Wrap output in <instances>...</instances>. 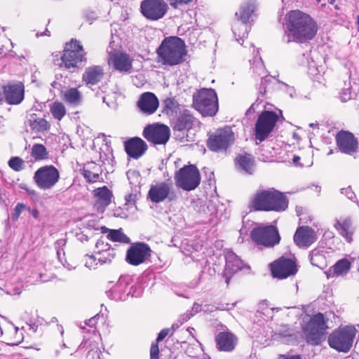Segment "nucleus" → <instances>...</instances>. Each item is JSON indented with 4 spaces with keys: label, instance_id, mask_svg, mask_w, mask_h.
<instances>
[{
    "label": "nucleus",
    "instance_id": "f257e3e1",
    "mask_svg": "<svg viewBox=\"0 0 359 359\" xmlns=\"http://www.w3.org/2000/svg\"><path fill=\"white\" fill-rule=\"evenodd\" d=\"M285 25L288 38L299 43H306L317 35L318 26L316 21L309 14L300 10H292L285 16Z\"/></svg>",
    "mask_w": 359,
    "mask_h": 359
},
{
    "label": "nucleus",
    "instance_id": "f03ea898",
    "mask_svg": "<svg viewBox=\"0 0 359 359\" xmlns=\"http://www.w3.org/2000/svg\"><path fill=\"white\" fill-rule=\"evenodd\" d=\"M156 62L162 66L174 67L186 60L187 49L185 42L178 36L165 37L156 49Z\"/></svg>",
    "mask_w": 359,
    "mask_h": 359
},
{
    "label": "nucleus",
    "instance_id": "7ed1b4c3",
    "mask_svg": "<svg viewBox=\"0 0 359 359\" xmlns=\"http://www.w3.org/2000/svg\"><path fill=\"white\" fill-rule=\"evenodd\" d=\"M289 200L284 193L274 189L257 191L249 203L253 211L283 212L288 208Z\"/></svg>",
    "mask_w": 359,
    "mask_h": 359
},
{
    "label": "nucleus",
    "instance_id": "20e7f679",
    "mask_svg": "<svg viewBox=\"0 0 359 359\" xmlns=\"http://www.w3.org/2000/svg\"><path fill=\"white\" fill-rule=\"evenodd\" d=\"M327 320L322 313L312 316L302 327L305 341L311 346H318L326 339Z\"/></svg>",
    "mask_w": 359,
    "mask_h": 359
},
{
    "label": "nucleus",
    "instance_id": "39448f33",
    "mask_svg": "<svg viewBox=\"0 0 359 359\" xmlns=\"http://www.w3.org/2000/svg\"><path fill=\"white\" fill-rule=\"evenodd\" d=\"M194 108L203 116H213L218 111L217 95L212 88H202L193 95Z\"/></svg>",
    "mask_w": 359,
    "mask_h": 359
},
{
    "label": "nucleus",
    "instance_id": "423d86ee",
    "mask_svg": "<svg viewBox=\"0 0 359 359\" xmlns=\"http://www.w3.org/2000/svg\"><path fill=\"white\" fill-rule=\"evenodd\" d=\"M87 53L85 51L81 41L76 39H71L66 42L61 55V66L67 69H76L79 64L86 62Z\"/></svg>",
    "mask_w": 359,
    "mask_h": 359
},
{
    "label": "nucleus",
    "instance_id": "0eeeda50",
    "mask_svg": "<svg viewBox=\"0 0 359 359\" xmlns=\"http://www.w3.org/2000/svg\"><path fill=\"white\" fill-rule=\"evenodd\" d=\"M250 237L256 245L264 248H273L278 245L281 240L278 229L272 224L256 226L251 230Z\"/></svg>",
    "mask_w": 359,
    "mask_h": 359
},
{
    "label": "nucleus",
    "instance_id": "6e6552de",
    "mask_svg": "<svg viewBox=\"0 0 359 359\" xmlns=\"http://www.w3.org/2000/svg\"><path fill=\"white\" fill-rule=\"evenodd\" d=\"M355 335L353 326L339 327L328 337L329 346L339 352L347 353L350 351Z\"/></svg>",
    "mask_w": 359,
    "mask_h": 359
},
{
    "label": "nucleus",
    "instance_id": "1a4fd4ad",
    "mask_svg": "<svg viewBox=\"0 0 359 359\" xmlns=\"http://www.w3.org/2000/svg\"><path fill=\"white\" fill-rule=\"evenodd\" d=\"M177 187L190 191L196 189L201 183V174L195 165H184L177 170L174 175Z\"/></svg>",
    "mask_w": 359,
    "mask_h": 359
},
{
    "label": "nucleus",
    "instance_id": "9d476101",
    "mask_svg": "<svg viewBox=\"0 0 359 359\" xmlns=\"http://www.w3.org/2000/svg\"><path fill=\"white\" fill-rule=\"evenodd\" d=\"M279 120V115L273 111L264 110L258 116L255 126V139L262 142L273 130Z\"/></svg>",
    "mask_w": 359,
    "mask_h": 359
},
{
    "label": "nucleus",
    "instance_id": "9b49d317",
    "mask_svg": "<svg viewBox=\"0 0 359 359\" xmlns=\"http://www.w3.org/2000/svg\"><path fill=\"white\" fill-rule=\"evenodd\" d=\"M234 142V133L229 126L217 129L207 140L208 148L212 151H226Z\"/></svg>",
    "mask_w": 359,
    "mask_h": 359
},
{
    "label": "nucleus",
    "instance_id": "f8f14e48",
    "mask_svg": "<svg viewBox=\"0 0 359 359\" xmlns=\"http://www.w3.org/2000/svg\"><path fill=\"white\" fill-rule=\"evenodd\" d=\"M60 172L53 165L39 168L34 175V181L42 190L51 189L60 180Z\"/></svg>",
    "mask_w": 359,
    "mask_h": 359
},
{
    "label": "nucleus",
    "instance_id": "ddd939ff",
    "mask_svg": "<svg viewBox=\"0 0 359 359\" xmlns=\"http://www.w3.org/2000/svg\"><path fill=\"white\" fill-rule=\"evenodd\" d=\"M176 198L171 181L158 182L151 184L147 194V198L152 203H160L166 200L171 201Z\"/></svg>",
    "mask_w": 359,
    "mask_h": 359
},
{
    "label": "nucleus",
    "instance_id": "4468645a",
    "mask_svg": "<svg viewBox=\"0 0 359 359\" xmlns=\"http://www.w3.org/2000/svg\"><path fill=\"white\" fill-rule=\"evenodd\" d=\"M168 10V4L164 0H143L140 4L142 15L151 21L163 18Z\"/></svg>",
    "mask_w": 359,
    "mask_h": 359
},
{
    "label": "nucleus",
    "instance_id": "2eb2a0df",
    "mask_svg": "<svg viewBox=\"0 0 359 359\" xmlns=\"http://www.w3.org/2000/svg\"><path fill=\"white\" fill-rule=\"evenodd\" d=\"M273 277L284 279L297 273L298 269L296 261L281 257L269 264Z\"/></svg>",
    "mask_w": 359,
    "mask_h": 359
},
{
    "label": "nucleus",
    "instance_id": "dca6fc26",
    "mask_svg": "<svg viewBox=\"0 0 359 359\" xmlns=\"http://www.w3.org/2000/svg\"><path fill=\"white\" fill-rule=\"evenodd\" d=\"M142 135L154 144H165L170 139V130L168 126L163 124H150L144 128Z\"/></svg>",
    "mask_w": 359,
    "mask_h": 359
},
{
    "label": "nucleus",
    "instance_id": "f3484780",
    "mask_svg": "<svg viewBox=\"0 0 359 359\" xmlns=\"http://www.w3.org/2000/svg\"><path fill=\"white\" fill-rule=\"evenodd\" d=\"M4 102L9 105L20 104L25 99V89L22 82H10L1 86Z\"/></svg>",
    "mask_w": 359,
    "mask_h": 359
},
{
    "label": "nucleus",
    "instance_id": "a211bd4d",
    "mask_svg": "<svg viewBox=\"0 0 359 359\" xmlns=\"http://www.w3.org/2000/svg\"><path fill=\"white\" fill-rule=\"evenodd\" d=\"M151 256L149 246L142 242L133 243L128 249L126 260L133 266H138L144 263Z\"/></svg>",
    "mask_w": 359,
    "mask_h": 359
},
{
    "label": "nucleus",
    "instance_id": "6ab92c4d",
    "mask_svg": "<svg viewBox=\"0 0 359 359\" xmlns=\"http://www.w3.org/2000/svg\"><path fill=\"white\" fill-rule=\"evenodd\" d=\"M337 148L344 154L353 155L358 148V142L353 133L346 130H340L336 135Z\"/></svg>",
    "mask_w": 359,
    "mask_h": 359
},
{
    "label": "nucleus",
    "instance_id": "aec40b11",
    "mask_svg": "<svg viewBox=\"0 0 359 359\" xmlns=\"http://www.w3.org/2000/svg\"><path fill=\"white\" fill-rule=\"evenodd\" d=\"M318 238L315 230L309 226H299L293 236L294 243L301 248H308L313 244Z\"/></svg>",
    "mask_w": 359,
    "mask_h": 359
},
{
    "label": "nucleus",
    "instance_id": "412c9836",
    "mask_svg": "<svg viewBox=\"0 0 359 359\" xmlns=\"http://www.w3.org/2000/svg\"><path fill=\"white\" fill-rule=\"evenodd\" d=\"M159 106V100L156 95L151 92L142 93L137 101V107L144 114H154Z\"/></svg>",
    "mask_w": 359,
    "mask_h": 359
},
{
    "label": "nucleus",
    "instance_id": "4be33fe9",
    "mask_svg": "<svg viewBox=\"0 0 359 359\" xmlns=\"http://www.w3.org/2000/svg\"><path fill=\"white\" fill-rule=\"evenodd\" d=\"M334 227L347 243H350L353 241L355 228L351 217L341 216L337 218L334 220Z\"/></svg>",
    "mask_w": 359,
    "mask_h": 359
},
{
    "label": "nucleus",
    "instance_id": "5701e85b",
    "mask_svg": "<svg viewBox=\"0 0 359 359\" xmlns=\"http://www.w3.org/2000/svg\"><path fill=\"white\" fill-rule=\"evenodd\" d=\"M124 149L127 155L134 159L142 156L148 149L147 143L139 137H133L123 142Z\"/></svg>",
    "mask_w": 359,
    "mask_h": 359
},
{
    "label": "nucleus",
    "instance_id": "b1692460",
    "mask_svg": "<svg viewBox=\"0 0 359 359\" xmlns=\"http://www.w3.org/2000/svg\"><path fill=\"white\" fill-rule=\"evenodd\" d=\"M133 59L126 53L116 52L109 55L108 63L121 72H128L133 67Z\"/></svg>",
    "mask_w": 359,
    "mask_h": 359
},
{
    "label": "nucleus",
    "instance_id": "393cba45",
    "mask_svg": "<svg viewBox=\"0 0 359 359\" xmlns=\"http://www.w3.org/2000/svg\"><path fill=\"white\" fill-rule=\"evenodd\" d=\"M105 71L102 65H93L86 67L82 74V81L87 86H96L104 78Z\"/></svg>",
    "mask_w": 359,
    "mask_h": 359
},
{
    "label": "nucleus",
    "instance_id": "a878e982",
    "mask_svg": "<svg viewBox=\"0 0 359 359\" xmlns=\"http://www.w3.org/2000/svg\"><path fill=\"white\" fill-rule=\"evenodd\" d=\"M93 197L95 198L94 208L97 211L103 212L111 203L113 194L107 186H103L93 191Z\"/></svg>",
    "mask_w": 359,
    "mask_h": 359
},
{
    "label": "nucleus",
    "instance_id": "bb28decb",
    "mask_svg": "<svg viewBox=\"0 0 359 359\" xmlns=\"http://www.w3.org/2000/svg\"><path fill=\"white\" fill-rule=\"evenodd\" d=\"M243 267V261L233 252H229L226 255V266L224 273L225 282L229 285L231 278L233 274L242 270Z\"/></svg>",
    "mask_w": 359,
    "mask_h": 359
},
{
    "label": "nucleus",
    "instance_id": "cd10ccee",
    "mask_svg": "<svg viewBox=\"0 0 359 359\" xmlns=\"http://www.w3.org/2000/svg\"><path fill=\"white\" fill-rule=\"evenodd\" d=\"M194 121L193 114L188 109H184L174 120L172 128L177 131L189 130L193 127Z\"/></svg>",
    "mask_w": 359,
    "mask_h": 359
},
{
    "label": "nucleus",
    "instance_id": "c85d7f7f",
    "mask_svg": "<svg viewBox=\"0 0 359 359\" xmlns=\"http://www.w3.org/2000/svg\"><path fill=\"white\" fill-rule=\"evenodd\" d=\"M237 337L231 332H219L215 339L217 348L222 351L229 352L233 351L237 344Z\"/></svg>",
    "mask_w": 359,
    "mask_h": 359
},
{
    "label": "nucleus",
    "instance_id": "c756f323",
    "mask_svg": "<svg viewBox=\"0 0 359 359\" xmlns=\"http://www.w3.org/2000/svg\"><path fill=\"white\" fill-rule=\"evenodd\" d=\"M102 169L101 166L94 162H88L83 169V175L88 183H96L104 182L101 175Z\"/></svg>",
    "mask_w": 359,
    "mask_h": 359
},
{
    "label": "nucleus",
    "instance_id": "7c9ffc66",
    "mask_svg": "<svg viewBox=\"0 0 359 359\" xmlns=\"http://www.w3.org/2000/svg\"><path fill=\"white\" fill-rule=\"evenodd\" d=\"M235 163L238 169L246 173L252 174L254 172L255 161L252 154L248 153L238 154L235 159Z\"/></svg>",
    "mask_w": 359,
    "mask_h": 359
},
{
    "label": "nucleus",
    "instance_id": "2f4dec72",
    "mask_svg": "<svg viewBox=\"0 0 359 359\" xmlns=\"http://www.w3.org/2000/svg\"><path fill=\"white\" fill-rule=\"evenodd\" d=\"M28 125L32 131L35 133H44L48 131L50 125L48 121L43 118L39 117L36 114L29 115Z\"/></svg>",
    "mask_w": 359,
    "mask_h": 359
},
{
    "label": "nucleus",
    "instance_id": "473e14b6",
    "mask_svg": "<svg viewBox=\"0 0 359 359\" xmlns=\"http://www.w3.org/2000/svg\"><path fill=\"white\" fill-rule=\"evenodd\" d=\"M5 342L10 346H15L23 340V334L18 328L11 327L3 332Z\"/></svg>",
    "mask_w": 359,
    "mask_h": 359
},
{
    "label": "nucleus",
    "instance_id": "72a5a7b5",
    "mask_svg": "<svg viewBox=\"0 0 359 359\" xmlns=\"http://www.w3.org/2000/svg\"><path fill=\"white\" fill-rule=\"evenodd\" d=\"M256 10V6L252 1H248L241 5L238 13H236L238 19L243 23H248L250 22V19L252 15Z\"/></svg>",
    "mask_w": 359,
    "mask_h": 359
},
{
    "label": "nucleus",
    "instance_id": "f704fd0d",
    "mask_svg": "<svg viewBox=\"0 0 359 359\" xmlns=\"http://www.w3.org/2000/svg\"><path fill=\"white\" fill-rule=\"evenodd\" d=\"M82 94L76 88L67 89L63 95L64 101L72 106L80 105L82 102Z\"/></svg>",
    "mask_w": 359,
    "mask_h": 359
},
{
    "label": "nucleus",
    "instance_id": "c9c22d12",
    "mask_svg": "<svg viewBox=\"0 0 359 359\" xmlns=\"http://www.w3.org/2000/svg\"><path fill=\"white\" fill-rule=\"evenodd\" d=\"M351 268V262L346 258L338 260L332 266L333 276H344Z\"/></svg>",
    "mask_w": 359,
    "mask_h": 359
},
{
    "label": "nucleus",
    "instance_id": "e433bc0d",
    "mask_svg": "<svg viewBox=\"0 0 359 359\" xmlns=\"http://www.w3.org/2000/svg\"><path fill=\"white\" fill-rule=\"evenodd\" d=\"M31 156L35 161H41L49 158L46 147L42 144H34L31 149Z\"/></svg>",
    "mask_w": 359,
    "mask_h": 359
},
{
    "label": "nucleus",
    "instance_id": "4c0bfd02",
    "mask_svg": "<svg viewBox=\"0 0 359 359\" xmlns=\"http://www.w3.org/2000/svg\"><path fill=\"white\" fill-rule=\"evenodd\" d=\"M50 111L53 117L61 121L67 114V109L65 104L60 101H55L50 105Z\"/></svg>",
    "mask_w": 359,
    "mask_h": 359
},
{
    "label": "nucleus",
    "instance_id": "58836bf2",
    "mask_svg": "<svg viewBox=\"0 0 359 359\" xmlns=\"http://www.w3.org/2000/svg\"><path fill=\"white\" fill-rule=\"evenodd\" d=\"M179 107V104L175 100V98L172 97H167L163 100L162 107H163V113L167 115H172L174 112L176 111L177 109Z\"/></svg>",
    "mask_w": 359,
    "mask_h": 359
},
{
    "label": "nucleus",
    "instance_id": "ea45409f",
    "mask_svg": "<svg viewBox=\"0 0 359 359\" xmlns=\"http://www.w3.org/2000/svg\"><path fill=\"white\" fill-rule=\"evenodd\" d=\"M107 238L114 242L123 243H129L130 242V238L121 229H112L107 234Z\"/></svg>",
    "mask_w": 359,
    "mask_h": 359
},
{
    "label": "nucleus",
    "instance_id": "a19ab883",
    "mask_svg": "<svg viewBox=\"0 0 359 359\" xmlns=\"http://www.w3.org/2000/svg\"><path fill=\"white\" fill-rule=\"evenodd\" d=\"M95 254L98 256L100 265L110 264L112 259L116 257L115 249L107 250L103 252H95Z\"/></svg>",
    "mask_w": 359,
    "mask_h": 359
},
{
    "label": "nucleus",
    "instance_id": "79ce46f5",
    "mask_svg": "<svg viewBox=\"0 0 359 359\" xmlns=\"http://www.w3.org/2000/svg\"><path fill=\"white\" fill-rule=\"evenodd\" d=\"M85 266L90 270L97 269L100 266L98 256L95 253L91 255H86L85 256Z\"/></svg>",
    "mask_w": 359,
    "mask_h": 359
},
{
    "label": "nucleus",
    "instance_id": "37998d69",
    "mask_svg": "<svg viewBox=\"0 0 359 359\" xmlns=\"http://www.w3.org/2000/svg\"><path fill=\"white\" fill-rule=\"evenodd\" d=\"M114 249L111 248L110 245L107 241V238L104 236H101L97 239L95 243V252H103L107 250Z\"/></svg>",
    "mask_w": 359,
    "mask_h": 359
},
{
    "label": "nucleus",
    "instance_id": "c03bdc74",
    "mask_svg": "<svg viewBox=\"0 0 359 359\" xmlns=\"http://www.w3.org/2000/svg\"><path fill=\"white\" fill-rule=\"evenodd\" d=\"M24 161L18 156L12 157L8 161V165L15 171H20L23 168Z\"/></svg>",
    "mask_w": 359,
    "mask_h": 359
},
{
    "label": "nucleus",
    "instance_id": "a18cd8bd",
    "mask_svg": "<svg viewBox=\"0 0 359 359\" xmlns=\"http://www.w3.org/2000/svg\"><path fill=\"white\" fill-rule=\"evenodd\" d=\"M159 346L158 342L154 341L150 347V359H158Z\"/></svg>",
    "mask_w": 359,
    "mask_h": 359
},
{
    "label": "nucleus",
    "instance_id": "49530a36",
    "mask_svg": "<svg viewBox=\"0 0 359 359\" xmlns=\"http://www.w3.org/2000/svg\"><path fill=\"white\" fill-rule=\"evenodd\" d=\"M25 205L23 203H18L15 208L14 212L12 214V218L13 220H17L21 215L22 210L25 209Z\"/></svg>",
    "mask_w": 359,
    "mask_h": 359
},
{
    "label": "nucleus",
    "instance_id": "de8ad7c7",
    "mask_svg": "<svg viewBox=\"0 0 359 359\" xmlns=\"http://www.w3.org/2000/svg\"><path fill=\"white\" fill-rule=\"evenodd\" d=\"M172 333L173 332L170 328L163 329L158 333L155 341L159 343L162 341L168 334H172Z\"/></svg>",
    "mask_w": 359,
    "mask_h": 359
},
{
    "label": "nucleus",
    "instance_id": "09e8293b",
    "mask_svg": "<svg viewBox=\"0 0 359 359\" xmlns=\"http://www.w3.org/2000/svg\"><path fill=\"white\" fill-rule=\"evenodd\" d=\"M320 258L323 259H325V257L323 255H320L318 252L314 253L313 252H312V254L311 256V263L314 266L320 267L319 259Z\"/></svg>",
    "mask_w": 359,
    "mask_h": 359
},
{
    "label": "nucleus",
    "instance_id": "8fccbe9b",
    "mask_svg": "<svg viewBox=\"0 0 359 359\" xmlns=\"http://www.w3.org/2000/svg\"><path fill=\"white\" fill-rule=\"evenodd\" d=\"M125 200L127 204L135 205L137 201V195L135 194H129L126 196Z\"/></svg>",
    "mask_w": 359,
    "mask_h": 359
},
{
    "label": "nucleus",
    "instance_id": "3c124183",
    "mask_svg": "<svg viewBox=\"0 0 359 359\" xmlns=\"http://www.w3.org/2000/svg\"><path fill=\"white\" fill-rule=\"evenodd\" d=\"M278 359H301V356L299 355H280Z\"/></svg>",
    "mask_w": 359,
    "mask_h": 359
},
{
    "label": "nucleus",
    "instance_id": "603ef678",
    "mask_svg": "<svg viewBox=\"0 0 359 359\" xmlns=\"http://www.w3.org/2000/svg\"><path fill=\"white\" fill-rule=\"evenodd\" d=\"M96 316H94L88 320V322L86 323L90 327H94L96 325Z\"/></svg>",
    "mask_w": 359,
    "mask_h": 359
},
{
    "label": "nucleus",
    "instance_id": "864d4df0",
    "mask_svg": "<svg viewBox=\"0 0 359 359\" xmlns=\"http://www.w3.org/2000/svg\"><path fill=\"white\" fill-rule=\"evenodd\" d=\"M30 213L36 219H39V212L37 209L31 210Z\"/></svg>",
    "mask_w": 359,
    "mask_h": 359
},
{
    "label": "nucleus",
    "instance_id": "5fc2aeb1",
    "mask_svg": "<svg viewBox=\"0 0 359 359\" xmlns=\"http://www.w3.org/2000/svg\"><path fill=\"white\" fill-rule=\"evenodd\" d=\"M100 231H101V232H102V233H107V234H109V232H110V231H111V230H112V229H109V228H107V226H101V227L100 228Z\"/></svg>",
    "mask_w": 359,
    "mask_h": 359
},
{
    "label": "nucleus",
    "instance_id": "6e6d98bb",
    "mask_svg": "<svg viewBox=\"0 0 359 359\" xmlns=\"http://www.w3.org/2000/svg\"><path fill=\"white\" fill-rule=\"evenodd\" d=\"M300 161V157L298 156H294L292 158V162L294 165H298Z\"/></svg>",
    "mask_w": 359,
    "mask_h": 359
},
{
    "label": "nucleus",
    "instance_id": "4d7b16f0",
    "mask_svg": "<svg viewBox=\"0 0 359 359\" xmlns=\"http://www.w3.org/2000/svg\"><path fill=\"white\" fill-rule=\"evenodd\" d=\"M4 102V94L3 90L0 89V104Z\"/></svg>",
    "mask_w": 359,
    "mask_h": 359
},
{
    "label": "nucleus",
    "instance_id": "13d9d810",
    "mask_svg": "<svg viewBox=\"0 0 359 359\" xmlns=\"http://www.w3.org/2000/svg\"><path fill=\"white\" fill-rule=\"evenodd\" d=\"M291 42V40L290 39H287V43H289Z\"/></svg>",
    "mask_w": 359,
    "mask_h": 359
}]
</instances>
